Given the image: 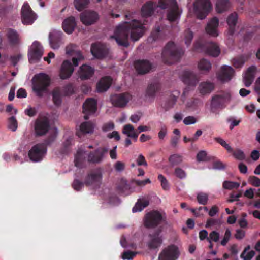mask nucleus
Here are the masks:
<instances>
[{
  "label": "nucleus",
  "instance_id": "obj_1",
  "mask_svg": "<svg viewBox=\"0 0 260 260\" xmlns=\"http://www.w3.org/2000/svg\"><path fill=\"white\" fill-rule=\"evenodd\" d=\"M146 24V20L142 23L136 19L129 22H125L116 27L114 35L111 38L114 39L119 46L127 47L129 46V35L133 41H138L144 35L145 31L144 25Z\"/></svg>",
  "mask_w": 260,
  "mask_h": 260
},
{
  "label": "nucleus",
  "instance_id": "obj_2",
  "mask_svg": "<svg viewBox=\"0 0 260 260\" xmlns=\"http://www.w3.org/2000/svg\"><path fill=\"white\" fill-rule=\"evenodd\" d=\"M184 54V50L177 47L173 42H168L162 52V58L166 64H171L179 60Z\"/></svg>",
  "mask_w": 260,
  "mask_h": 260
},
{
  "label": "nucleus",
  "instance_id": "obj_3",
  "mask_svg": "<svg viewBox=\"0 0 260 260\" xmlns=\"http://www.w3.org/2000/svg\"><path fill=\"white\" fill-rule=\"evenodd\" d=\"M51 80L48 75L45 73L35 75L32 79V91L39 98L43 96L48 91Z\"/></svg>",
  "mask_w": 260,
  "mask_h": 260
},
{
  "label": "nucleus",
  "instance_id": "obj_4",
  "mask_svg": "<svg viewBox=\"0 0 260 260\" xmlns=\"http://www.w3.org/2000/svg\"><path fill=\"white\" fill-rule=\"evenodd\" d=\"M158 6L162 9H168L167 18L170 22H175L180 19L182 10L176 0H158Z\"/></svg>",
  "mask_w": 260,
  "mask_h": 260
},
{
  "label": "nucleus",
  "instance_id": "obj_5",
  "mask_svg": "<svg viewBox=\"0 0 260 260\" xmlns=\"http://www.w3.org/2000/svg\"><path fill=\"white\" fill-rule=\"evenodd\" d=\"M54 140V136L48 138L44 143L34 145L28 152V156L33 162L41 161L47 152V145H50Z\"/></svg>",
  "mask_w": 260,
  "mask_h": 260
},
{
  "label": "nucleus",
  "instance_id": "obj_6",
  "mask_svg": "<svg viewBox=\"0 0 260 260\" xmlns=\"http://www.w3.org/2000/svg\"><path fill=\"white\" fill-rule=\"evenodd\" d=\"M193 49L196 51L204 52L213 57H217L220 53L219 45L212 42L204 44L200 40L197 41L193 44Z\"/></svg>",
  "mask_w": 260,
  "mask_h": 260
},
{
  "label": "nucleus",
  "instance_id": "obj_7",
  "mask_svg": "<svg viewBox=\"0 0 260 260\" xmlns=\"http://www.w3.org/2000/svg\"><path fill=\"white\" fill-rule=\"evenodd\" d=\"M231 94L230 92L221 91L212 96L210 104L211 110L212 111L218 109H223L226 104L231 101Z\"/></svg>",
  "mask_w": 260,
  "mask_h": 260
},
{
  "label": "nucleus",
  "instance_id": "obj_8",
  "mask_svg": "<svg viewBox=\"0 0 260 260\" xmlns=\"http://www.w3.org/2000/svg\"><path fill=\"white\" fill-rule=\"evenodd\" d=\"M166 221V217L157 210H152L147 213L144 217V225L148 229H154L157 227L162 222Z\"/></svg>",
  "mask_w": 260,
  "mask_h": 260
},
{
  "label": "nucleus",
  "instance_id": "obj_9",
  "mask_svg": "<svg viewBox=\"0 0 260 260\" xmlns=\"http://www.w3.org/2000/svg\"><path fill=\"white\" fill-rule=\"evenodd\" d=\"M102 169L97 168L91 170L86 175L84 183L86 186L94 185L95 188H99L102 180Z\"/></svg>",
  "mask_w": 260,
  "mask_h": 260
},
{
  "label": "nucleus",
  "instance_id": "obj_10",
  "mask_svg": "<svg viewBox=\"0 0 260 260\" xmlns=\"http://www.w3.org/2000/svg\"><path fill=\"white\" fill-rule=\"evenodd\" d=\"M212 9L209 0H197L194 3V10L198 18L205 19Z\"/></svg>",
  "mask_w": 260,
  "mask_h": 260
},
{
  "label": "nucleus",
  "instance_id": "obj_11",
  "mask_svg": "<svg viewBox=\"0 0 260 260\" xmlns=\"http://www.w3.org/2000/svg\"><path fill=\"white\" fill-rule=\"evenodd\" d=\"M50 128V122L46 116L39 117L36 119L34 124V131L37 137L46 134Z\"/></svg>",
  "mask_w": 260,
  "mask_h": 260
},
{
  "label": "nucleus",
  "instance_id": "obj_12",
  "mask_svg": "<svg viewBox=\"0 0 260 260\" xmlns=\"http://www.w3.org/2000/svg\"><path fill=\"white\" fill-rule=\"evenodd\" d=\"M108 150L106 147H99L94 151H90L87 155V161L94 164L101 163Z\"/></svg>",
  "mask_w": 260,
  "mask_h": 260
},
{
  "label": "nucleus",
  "instance_id": "obj_13",
  "mask_svg": "<svg viewBox=\"0 0 260 260\" xmlns=\"http://www.w3.org/2000/svg\"><path fill=\"white\" fill-rule=\"evenodd\" d=\"M131 99L132 96L129 93L124 92L112 95L110 97V101L114 106L118 108H124Z\"/></svg>",
  "mask_w": 260,
  "mask_h": 260
},
{
  "label": "nucleus",
  "instance_id": "obj_14",
  "mask_svg": "<svg viewBox=\"0 0 260 260\" xmlns=\"http://www.w3.org/2000/svg\"><path fill=\"white\" fill-rule=\"evenodd\" d=\"M43 54V47L40 42L35 41L28 50V56L30 62L38 61Z\"/></svg>",
  "mask_w": 260,
  "mask_h": 260
},
{
  "label": "nucleus",
  "instance_id": "obj_15",
  "mask_svg": "<svg viewBox=\"0 0 260 260\" xmlns=\"http://www.w3.org/2000/svg\"><path fill=\"white\" fill-rule=\"evenodd\" d=\"M22 21L25 25H30L36 19V15L27 3H24L21 8Z\"/></svg>",
  "mask_w": 260,
  "mask_h": 260
},
{
  "label": "nucleus",
  "instance_id": "obj_16",
  "mask_svg": "<svg viewBox=\"0 0 260 260\" xmlns=\"http://www.w3.org/2000/svg\"><path fill=\"white\" fill-rule=\"evenodd\" d=\"M178 248L171 245L165 248L159 254V260H176L179 257Z\"/></svg>",
  "mask_w": 260,
  "mask_h": 260
},
{
  "label": "nucleus",
  "instance_id": "obj_17",
  "mask_svg": "<svg viewBox=\"0 0 260 260\" xmlns=\"http://www.w3.org/2000/svg\"><path fill=\"white\" fill-rule=\"evenodd\" d=\"M162 232V227H159L154 233L149 234L147 246L150 249H155L160 246L162 242L161 237L159 236Z\"/></svg>",
  "mask_w": 260,
  "mask_h": 260
},
{
  "label": "nucleus",
  "instance_id": "obj_18",
  "mask_svg": "<svg viewBox=\"0 0 260 260\" xmlns=\"http://www.w3.org/2000/svg\"><path fill=\"white\" fill-rule=\"evenodd\" d=\"M91 52L95 57L101 59L107 56L109 50L105 45L95 43L91 46Z\"/></svg>",
  "mask_w": 260,
  "mask_h": 260
},
{
  "label": "nucleus",
  "instance_id": "obj_19",
  "mask_svg": "<svg viewBox=\"0 0 260 260\" xmlns=\"http://www.w3.org/2000/svg\"><path fill=\"white\" fill-rule=\"evenodd\" d=\"M97 110V101L93 98H88L83 104V112L85 114L84 119H89L88 115L93 114Z\"/></svg>",
  "mask_w": 260,
  "mask_h": 260
},
{
  "label": "nucleus",
  "instance_id": "obj_20",
  "mask_svg": "<svg viewBox=\"0 0 260 260\" xmlns=\"http://www.w3.org/2000/svg\"><path fill=\"white\" fill-rule=\"evenodd\" d=\"M74 71V67L70 61L69 60L63 61L59 71L60 79L62 80L69 79L72 76Z\"/></svg>",
  "mask_w": 260,
  "mask_h": 260
},
{
  "label": "nucleus",
  "instance_id": "obj_21",
  "mask_svg": "<svg viewBox=\"0 0 260 260\" xmlns=\"http://www.w3.org/2000/svg\"><path fill=\"white\" fill-rule=\"evenodd\" d=\"M63 35L61 31L53 30L49 33V40L50 46L54 49H58L62 43L61 40Z\"/></svg>",
  "mask_w": 260,
  "mask_h": 260
},
{
  "label": "nucleus",
  "instance_id": "obj_22",
  "mask_svg": "<svg viewBox=\"0 0 260 260\" xmlns=\"http://www.w3.org/2000/svg\"><path fill=\"white\" fill-rule=\"evenodd\" d=\"M235 71L230 66H223L217 74V78L222 82L229 81L234 76Z\"/></svg>",
  "mask_w": 260,
  "mask_h": 260
},
{
  "label": "nucleus",
  "instance_id": "obj_23",
  "mask_svg": "<svg viewBox=\"0 0 260 260\" xmlns=\"http://www.w3.org/2000/svg\"><path fill=\"white\" fill-rule=\"evenodd\" d=\"M98 19V14L94 11H86L81 13L80 16L81 22L85 25L94 23Z\"/></svg>",
  "mask_w": 260,
  "mask_h": 260
},
{
  "label": "nucleus",
  "instance_id": "obj_24",
  "mask_svg": "<svg viewBox=\"0 0 260 260\" xmlns=\"http://www.w3.org/2000/svg\"><path fill=\"white\" fill-rule=\"evenodd\" d=\"M135 68L139 74H145L152 68L151 63L148 60H138L134 62Z\"/></svg>",
  "mask_w": 260,
  "mask_h": 260
},
{
  "label": "nucleus",
  "instance_id": "obj_25",
  "mask_svg": "<svg viewBox=\"0 0 260 260\" xmlns=\"http://www.w3.org/2000/svg\"><path fill=\"white\" fill-rule=\"evenodd\" d=\"M218 26L219 20L217 17H214L207 23L205 28L206 31L208 34L212 37H217L219 35L218 31Z\"/></svg>",
  "mask_w": 260,
  "mask_h": 260
},
{
  "label": "nucleus",
  "instance_id": "obj_26",
  "mask_svg": "<svg viewBox=\"0 0 260 260\" xmlns=\"http://www.w3.org/2000/svg\"><path fill=\"white\" fill-rule=\"evenodd\" d=\"M182 80L185 84L191 86H195L199 81L197 75L189 71H185L183 72Z\"/></svg>",
  "mask_w": 260,
  "mask_h": 260
},
{
  "label": "nucleus",
  "instance_id": "obj_27",
  "mask_svg": "<svg viewBox=\"0 0 260 260\" xmlns=\"http://www.w3.org/2000/svg\"><path fill=\"white\" fill-rule=\"evenodd\" d=\"M76 22L74 17L70 16L64 20L62 24L63 30L67 34H72L76 26Z\"/></svg>",
  "mask_w": 260,
  "mask_h": 260
},
{
  "label": "nucleus",
  "instance_id": "obj_28",
  "mask_svg": "<svg viewBox=\"0 0 260 260\" xmlns=\"http://www.w3.org/2000/svg\"><path fill=\"white\" fill-rule=\"evenodd\" d=\"M52 101L54 105L56 107L61 106L62 102V98L64 96L62 92L61 88L57 86L55 87L51 93Z\"/></svg>",
  "mask_w": 260,
  "mask_h": 260
},
{
  "label": "nucleus",
  "instance_id": "obj_29",
  "mask_svg": "<svg viewBox=\"0 0 260 260\" xmlns=\"http://www.w3.org/2000/svg\"><path fill=\"white\" fill-rule=\"evenodd\" d=\"M215 88V85L213 82L206 81L201 82L199 86V90L202 95L210 94Z\"/></svg>",
  "mask_w": 260,
  "mask_h": 260
},
{
  "label": "nucleus",
  "instance_id": "obj_30",
  "mask_svg": "<svg viewBox=\"0 0 260 260\" xmlns=\"http://www.w3.org/2000/svg\"><path fill=\"white\" fill-rule=\"evenodd\" d=\"M238 14L236 12L231 13L227 18L226 22L229 26L228 34L233 36L235 31V27L237 23Z\"/></svg>",
  "mask_w": 260,
  "mask_h": 260
},
{
  "label": "nucleus",
  "instance_id": "obj_31",
  "mask_svg": "<svg viewBox=\"0 0 260 260\" xmlns=\"http://www.w3.org/2000/svg\"><path fill=\"white\" fill-rule=\"evenodd\" d=\"M94 70L90 66L83 64L80 68L79 75L82 80H86L90 78L94 74Z\"/></svg>",
  "mask_w": 260,
  "mask_h": 260
},
{
  "label": "nucleus",
  "instance_id": "obj_32",
  "mask_svg": "<svg viewBox=\"0 0 260 260\" xmlns=\"http://www.w3.org/2000/svg\"><path fill=\"white\" fill-rule=\"evenodd\" d=\"M112 79L110 77L106 76L102 78L96 85L98 92L106 91L108 89L111 84Z\"/></svg>",
  "mask_w": 260,
  "mask_h": 260
},
{
  "label": "nucleus",
  "instance_id": "obj_33",
  "mask_svg": "<svg viewBox=\"0 0 260 260\" xmlns=\"http://www.w3.org/2000/svg\"><path fill=\"white\" fill-rule=\"evenodd\" d=\"M155 4L151 1L145 4L141 9V14L143 17L147 18L151 16L154 13Z\"/></svg>",
  "mask_w": 260,
  "mask_h": 260
},
{
  "label": "nucleus",
  "instance_id": "obj_34",
  "mask_svg": "<svg viewBox=\"0 0 260 260\" xmlns=\"http://www.w3.org/2000/svg\"><path fill=\"white\" fill-rule=\"evenodd\" d=\"M117 189L119 193L124 196L128 195L132 192L129 185L127 184V181L124 179H121L117 187Z\"/></svg>",
  "mask_w": 260,
  "mask_h": 260
},
{
  "label": "nucleus",
  "instance_id": "obj_35",
  "mask_svg": "<svg viewBox=\"0 0 260 260\" xmlns=\"http://www.w3.org/2000/svg\"><path fill=\"white\" fill-rule=\"evenodd\" d=\"M149 204V200L145 198L139 199L137 200L135 205L132 209L133 212H140L142 211L145 208L147 207Z\"/></svg>",
  "mask_w": 260,
  "mask_h": 260
},
{
  "label": "nucleus",
  "instance_id": "obj_36",
  "mask_svg": "<svg viewBox=\"0 0 260 260\" xmlns=\"http://www.w3.org/2000/svg\"><path fill=\"white\" fill-rule=\"evenodd\" d=\"M93 131V126L90 122H84L80 126L79 131L76 132V135L81 137L82 134H85L92 133Z\"/></svg>",
  "mask_w": 260,
  "mask_h": 260
},
{
  "label": "nucleus",
  "instance_id": "obj_37",
  "mask_svg": "<svg viewBox=\"0 0 260 260\" xmlns=\"http://www.w3.org/2000/svg\"><path fill=\"white\" fill-rule=\"evenodd\" d=\"M160 89V84L158 83H151L148 85L146 91V96L150 98H154L155 96L156 93Z\"/></svg>",
  "mask_w": 260,
  "mask_h": 260
},
{
  "label": "nucleus",
  "instance_id": "obj_38",
  "mask_svg": "<svg viewBox=\"0 0 260 260\" xmlns=\"http://www.w3.org/2000/svg\"><path fill=\"white\" fill-rule=\"evenodd\" d=\"M7 35L9 41L12 45H16L19 43V35L14 29L9 28Z\"/></svg>",
  "mask_w": 260,
  "mask_h": 260
},
{
  "label": "nucleus",
  "instance_id": "obj_39",
  "mask_svg": "<svg viewBox=\"0 0 260 260\" xmlns=\"http://www.w3.org/2000/svg\"><path fill=\"white\" fill-rule=\"evenodd\" d=\"M123 133L126 134L127 137L133 138L136 141L139 133L135 130L134 126L131 124H126L124 126Z\"/></svg>",
  "mask_w": 260,
  "mask_h": 260
},
{
  "label": "nucleus",
  "instance_id": "obj_40",
  "mask_svg": "<svg viewBox=\"0 0 260 260\" xmlns=\"http://www.w3.org/2000/svg\"><path fill=\"white\" fill-rule=\"evenodd\" d=\"M83 151L79 149L75 157V165L78 168H82L85 167V159L83 157Z\"/></svg>",
  "mask_w": 260,
  "mask_h": 260
},
{
  "label": "nucleus",
  "instance_id": "obj_41",
  "mask_svg": "<svg viewBox=\"0 0 260 260\" xmlns=\"http://www.w3.org/2000/svg\"><path fill=\"white\" fill-rule=\"evenodd\" d=\"M176 101L177 98L174 95H171L161 106L166 111H167L173 108Z\"/></svg>",
  "mask_w": 260,
  "mask_h": 260
},
{
  "label": "nucleus",
  "instance_id": "obj_42",
  "mask_svg": "<svg viewBox=\"0 0 260 260\" xmlns=\"http://www.w3.org/2000/svg\"><path fill=\"white\" fill-rule=\"evenodd\" d=\"M229 8V0H217L216 9L218 13H221L227 11Z\"/></svg>",
  "mask_w": 260,
  "mask_h": 260
},
{
  "label": "nucleus",
  "instance_id": "obj_43",
  "mask_svg": "<svg viewBox=\"0 0 260 260\" xmlns=\"http://www.w3.org/2000/svg\"><path fill=\"white\" fill-rule=\"evenodd\" d=\"M198 68L204 73H208L211 69V63L209 60L203 58L199 62Z\"/></svg>",
  "mask_w": 260,
  "mask_h": 260
},
{
  "label": "nucleus",
  "instance_id": "obj_44",
  "mask_svg": "<svg viewBox=\"0 0 260 260\" xmlns=\"http://www.w3.org/2000/svg\"><path fill=\"white\" fill-rule=\"evenodd\" d=\"M169 162L172 166H177L183 161L182 155L179 154L171 155L169 157Z\"/></svg>",
  "mask_w": 260,
  "mask_h": 260
},
{
  "label": "nucleus",
  "instance_id": "obj_45",
  "mask_svg": "<svg viewBox=\"0 0 260 260\" xmlns=\"http://www.w3.org/2000/svg\"><path fill=\"white\" fill-rule=\"evenodd\" d=\"M61 90L64 96H68L74 93L75 87L72 83H70L64 85Z\"/></svg>",
  "mask_w": 260,
  "mask_h": 260
},
{
  "label": "nucleus",
  "instance_id": "obj_46",
  "mask_svg": "<svg viewBox=\"0 0 260 260\" xmlns=\"http://www.w3.org/2000/svg\"><path fill=\"white\" fill-rule=\"evenodd\" d=\"M173 132L175 135L171 138L170 144L173 148H176L180 138V132L178 129H175Z\"/></svg>",
  "mask_w": 260,
  "mask_h": 260
},
{
  "label": "nucleus",
  "instance_id": "obj_47",
  "mask_svg": "<svg viewBox=\"0 0 260 260\" xmlns=\"http://www.w3.org/2000/svg\"><path fill=\"white\" fill-rule=\"evenodd\" d=\"M89 2V0H75L74 5L76 9L80 11L87 7Z\"/></svg>",
  "mask_w": 260,
  "mask_h": 260
},
{
  "label": "nucleus",
  "instance_id": "obj_48",
  "mask_svg": "<svg viewBox=\"0 0 260 260\" xmlns=\"http://www.w3.org/2000/svg\"><path fill=\"white\" fill-rule=\"evenodd\" d=\"M208 209L207 207H200L196 208H191L190 211L192 213L193 215L196 217H200L204 215L203 210L205 212L208 211Z\"/></svg>",
  "mask_w": 260,
  "mask_h": 260
},
{
  "label": "nucleus",
  "instance_id": "obj_49",
  "mask_svg": "<svg viewBox=\"0 0 260 260\" xmlns=\"http://www.w3.org/2000/svg\"><path fill=\"white\" fill-rule=\"evenodd\" d=\"M184 36L185 44L187 46L190 45L193 37L192 31H191L190 29H187L184 31Z\"/></svg>",
  "mask_w": 260,
  "mask_h": 260
},
{
  "label": "nucleus",
  "instance_id": "obj_50",
  "mask_svg": "<svg viewBox=\"0 0 260 260\" xmlns=\"http://www.w3.org/2000/svg\"><path fill=\"white\" fill-rule=\"evenodd\" d=\"M77 46L74 44H70L66 48V53L69 55H74L78 54L80 51L76 50Z\"/></svg>",
  "mask_w": 260,
  "mask_h": 260
},
{
  "label": "nucleus",
  "instance_id": "obj_51",
  "mask_svg": "<svg viewBox=\"0 0 260 260\" xmlns=\"http://www.w3.org/2000/svg\"><path fill=\"white\" fill-rule=\"evenodd\" d=\"M137 254V252L130 250L124 251L121 255V257L123 260H132Z\"/></svg>",
  "mask_w": 260,
  "mask_h": 260
},
{
  "label": "nucleus",
  "instance_id": "obj_52",
  "mask_svg": "<svg viewBox=\"0 0 260 260\" xmlns=\"http://www.w3.org/2000/svg\"><path fill=\"white\" fill-rule=\"evenodd\" d=\"M246 59L243 56L235 58L233 60V65L236 68L242 67L244 64Z\"/></svg>",
  "mask_w": 260,
  "mask_h": 260
},
{
  "label": "nucleus",
  "instance_id": "obj_53",
  "mask_svg": "<svg viewBox=\"0 0 260 260\" xmlns=\"http://www.w3.org/2000/svg\"><path fill=\"white\" fill-rule=\"evenodd\" d=\"M240 184L238 182L229 181H225L223 183V187L226 189L231 190L234 188H238Z\"/></svg>",
  "mask_w": 260,
  "mask_h": 260
},
{
  "label": "nucleus",
  "instance_id": "obj_54",
  "mask_svg": "<svg viewBox=\"0 0 260 260\" xmlns=\"http://www.w3.org/2000/svg\"><path fill=\"white\" fill-rule=\"evenodd\" d=\"M174 175L180 179H185L187 176V174L184 170L180 167H176L174 172Z\"/></svg>",
  "mask_w": 260,
  "mask_h": 260
},
{
  "label": "nucleus",
  "instance_id": "obj_55",
  "mask_svg": "<svg viewBox=\"0 0 260 260\" xmlns=\"http://www.w3.org/2000/svg\"><path fill=\"white\" fill-rule=\"evenodd\" d=\"M197 199L199 204L205 205L208 201V196L206 193L200 192L198 194Z\"/></svg>",
  "mask_w": 260,
  "mask_h": 260
},
{
  "label": "nucleus",
  "instance_id": "obj_56",
  "mask_svg": "<svg viewBox=\"0 0 260 260\" xmlns=\"http://www.w3.org/2000/svg\"><path fill=\"white\" fill-rule=\"evenodd\" d=\"M17 121L14 116H11L8 120V127L13 132H15L17 129Z\"/></svg>",
  "mask_w": 260,
  "mask_h": 260
},
{
  "label": "nucleus",
  "instance_id": "obj_57",
  "mask_svg": "<svg viewBox=\"0 0 260 260\" xmlns=\"http://www.w3.org/2000/svg\"><path fill=\"white\" fill-rule=\"evenodd\" d=\"M232 153L234 157L238 160H243L245 159L246 156L244 152L239 149L233 150Z\"/></svg>",
  "mask_w": 260,
  "mask_h": 260
},
{
  "label": "nucleus",
  "instance_id": "obj_58",
  "mask_svg": "<svg viewBox=\"0 0 260 260\" xmlns=\"http://www.w3.org/2000/svg\"><path fill=\"white\" fill-rule=\"evenodd\" d=\"M220 235L218 232L213 231H212L210 234L208 238H207V241L211 243V241H214L217 242L219 241Z\"/></svg>",
  "mask_w": 260,
  "mask_h": 260
},
{
  "label": "nucleus",
  "instance_id": "obj_59",
  "mask_svg": "<svg viewBox=\"0 0 260 260\" xmlns=\"http://www.w3.org/2000/svg\"><path fill=\"white\" fill-rule=\"evenodd\" d=\"M248 182L255 187L260 186V179L255 176H250L248 178Z\"/></svg>",
  "mask_w": 260,
  "mask_h": 260
},
{
  "label": "nucleus",
  "instance_id": "obj_60",
  "mask_svg": "<svg viewBox=\"0 0 260 260\" xmlns=\"http://www.w3.org/2000/svg\"><path fill=\"white\" fill-rule=\"evenodd\" d=\"M158 179L161 182V185L164 190H168L169 188V185L166 178L161 174L158 176Z\"/></svg>",
  "mask_w": 260,
  "mask_h": 260
},
{
  "label": "nucleus",
  "instance_id": "obj_61",
  "mask_svg": "<svg viewBox=\"0 0 260 260\" xmlns=\"http://www.w3.org/2000/svg\"><path fill=\"white\" fill-rule=\"evenodd\" d=\"M231 236V231L229 229H227L225 231L224 237L223 239L221 241V245L222 246H225L228 243L229 241L230 240Z\"/></svg>",
  "mask_w": 260,
  "mask_h": 260
},
{
  "label": "nucleus",
  "instance_id": "obj_62",
  "mask_svg": "<svg viewBox=\"0 0 260 260\" xmlns=\"http://www.w3.org/2000/svg\"><path fill=\"white\" fill-rule=\"evenodd\" d=\"M84 184H85L84 182H82L78 179H75L73 182L72 186L75 190L79 191L83 187Z\"/></svg>",
  "mask_w": 260,
  "mask_h": 260
},
{
  "label": "nucleus",
  "instance_id": "obj_63",
  "mask_svg": "<svg viewBox=\"0 0 260 260\" xmlns=\"http://www.w3.org/2000/svg\"><path fill=\"white\" fill-rule=\"evenodd\" d=\"M196 118L194 117L191 116L186 117L183 120V123L184 124L187 125L194 124L196 123Z\"/></svg>",
  "mask_w": 260,
  "mask_h": 260
},
{
  "label": "nucleus",
  "instance_id": "obj_64",
  "mask_svg": "<svg viewBox=\"0 0 260 260\" xmlns=\"http://www.w3.org/2000/svg\"><path fill=\"white\" fill-rule=\"evenodd\" d=\"M256 70V67L254 66H252L249 67L245 75L250 77H252L254 79L255 73Z\"/></svg>",
  "mask_w": 260,
  "mask_h": 260
}]
</instances>
